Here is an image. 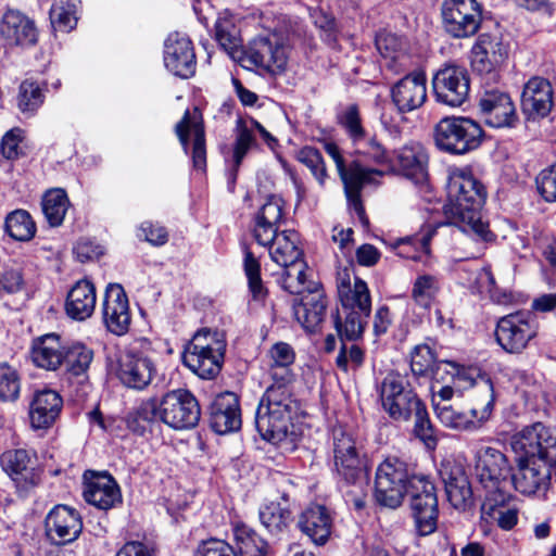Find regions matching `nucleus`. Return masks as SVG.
Returning <instances> with one entry per match:
<instances>
[{
	"label": "nucleus",
	"mask_w": 556,
	"mask_h": 556,
	"mask_svg": "<svg viewBox=\"0 0 556 556\" xmlns=\"http://www.w3.org/2000/svg\"><path fill=\"white\" fill-rule=\"evenodd\" d=\"M295 157L311 170L319 186L324 187L328 174L321 153L316 148L303 147L296 152Z\"/></svg>",
	"instance_id": "nucleus-57"
},
{
	"label": "nucleus",
	"mask_w": 556,
	"mask_h": 556,
	"mask_svg": "<svg viewBox=\"0 0 556 556\" xmlns=\"http://www.w3.org/2000/svg\"><path fill=\"white\" fill-rule=\"evenodd\" d=\"M63 407L61 395L51 389L38 390L29 404L30 425L35 429H46L54 424Z\"/></svg>",
	"instance_id": "nucleus-31"
},
{
	"label": "nucleus",
	"mask_w": 556,
	"mask_h": 556,
	"mask_svg": "<svg viewBox=\"0 0 556 556\" xmlns=\"http://www.w3.org/2000/svg\"><path fill=\"white\" fill-rule=\"evenodd\" d=\"M43 103V93L40 87L29 80L21 84L17 94V106L23 113H34Z\"/></svg>",
	"instance_id": "nucleus-61"
},
{
	"label": "nucleus",
	"mask_w": 556,
	"mask_h": 556,
	"mask_svg": "<svg viewBox=\"0 0 556 556\" xmlns=\"http://www.w3.org/2000/svg\"><path fill=\"white\" fill-rule=\"evenodd\" d=\"M0 463L15 485L22 490L36 485L40 480V473L35 468V460L26 450L4 452L0 457Z\"/></svg>",
	"instance_id": "nucleus-29"
},
{
	"label": "nucleus",
	"mask_w": 556,
	"mask_h": 556,
	"mask_svg": "<svg viewBox=\"0 0 556 556\" xmlns=\"http://www.w3.org/2000/svg\"><path fill=\"white\" fill-rule=\"evenodd\" d=\"M365 362V351L357 344H346L342 341L339 354L336 358L338 368L348 372L350 370H357Z\"/></svg>",
	"instance_id": "nucleus-62"
},
{
	"label": "nucleus",
	"mask_w": 556,
	"mask_h": 556,
	"mask_svg": "<svg viewBox=\"0 0 556 556\" xmlns=\"http://www.w3.org/2000/svg\"><path fill=\"white\" fill-rule=\"evenodd\" d=\"M299 236L294 231L283 230L277 232L270 240L268 248L270 258L283 267L302 260V250L299 248Z\"/></svg>",
	"instance_id": "nucleus-41"
},
{
	"label": "nucleus",
	"mask_w": 556,
	"mask_h": 556,
	"mask_svg": "<svg viewBox=\"0 0 556 556\" xmlns=\"http://www.w3.org/2000/svg\"><path fill=\"white\" fill-rule=\"evenodd\" d=\"M285 222V201L269 195L254 217L253 237L260 245H268Z\"/></svg>",
	"instance_id": "nucleus-24"
},
{
	"label": "nucleus",
	"mask_w": 556,
	"mask_h": 556,
	"mask_svg": "<svg viewBox=\"0 0 556 556\" xmlns=\"http://www.w3.org/2000/svg\"><path fill=\"white\" fill-rule=\"evenodd\" d=\"M65 350L63 365L66 366V370L74 376L86 374L92 363L93 351L83 343H73L65 346Z\"/></svg>",
	"instance_id": "nucleus-54"
},
{
	"label": "nucleus",
	"mask_w": 556,
	"mask_h": 556,
	"mask_svg": "<svg viewBox=\"0 0 556 556\" xmlns=\"http://www.w3.org/2000/svg\"><path fill=\"white\" fill-rule=\"evenodd\" d=\"M233 542L236 556H267V542L244 523L233 527Z\"/></svg>",
	"instance_id": "nucleus-44"
},
{
	"label": "nucleus",
	"mask_w": 556,
	"mask_h": 556,
	"mask_svg": "<svg viewBox=\"0 0 556 556\" xmlns=\"http://www.w3.org/2000/svg\"><path fill=\"white\" fill-rule=\"evenodd\" d=\"M508 56V46L502 38L482 34L471 50V65L480 74H490Z\"/></svg>",
	"instance_id": "nucleus-27"
},
{
	"label": "nucleus",
	"mask_w": 556,
	"mask_h": 556,
	"mask_svg": "<svg viewBox=\"0 0 556 556\" xmlns=\"http://www.w3.org/2000/svg\"><path fill=\"white\" fill-rule=\"evenodd\" d=\"M441 476L451 505L458 510H467L473 505V494L468 477L460 467L444 469Z\"/></svg>",
	"instance_id": "nucleus-39"
},
{
	"label": "nucleus",
	"mask_w": 556,
	"mask_h": 556,
	"mask_svg": "<svg viewBox=\"0 0 556 556\" xmlns=\"http://www.w3.org/2000/svg\"><path fill=\"white\" fill-rule=\"evenodd\" d=\"M103 321L114 334H125L130 326V313L127 295L118 283L106 287L102 303Z\"/></svg>",
	"instance_id": "nucleus-22"
},
{
	"label": "nucleus",
	"mask_w": 556,
	"mask_h": 556,
	"mask_svg": "<svg viewBox=\"0 0 556 556\" xmlns=\"http://www.w3.org/2000/svg\"><path fill=\"white\" fill-rule=\"evenodd\" d=\"M521 108L529 118L545 117L553 108L551 83L539 76L530 78L523 87Z\"/></svg>",
	"instance_id": "nucleus-30"
},
{
	"label": "nucleus",
	"mask_w": 556,
	"mask_h": 556,
	"mask_svg": "<svg viewBox=\"0 0 556 556\" xmlns=\"http://www.w3.org/2000/svg\"><path fill=\"white\" fill-rule=\"evenodd\" d=\"M48 539L55 545H64L75 541L83 530L80 514L67 505H56L45 519Z\"/></svg>",
	"instance_id": "nucleus-18"
},
{
	"label": "nucleus",
	"mask_w": 556,
	"mask_h": 556,
	"mask_svg": "<svg viewBox=\"0 0 556 556\" xmlns=\"http://www.w3.org/2000/svg\"><path fill=\"white\" fill-rule=\"evenodd\" d=\"M441 290V282L438 276L430 274L418 275L412 287V299L414 303L425 309H429Z\"/></svg>",
	"instance_id": "nucleus-50"
},
{
	"label": "nucleus",
	"mask_w": 556,
	"mask_h": 556,
	"mask_svg": "<svg viewBox=\"0 0 556 556\" xmlns=\"http://www.w3.org/2000/svg\"><path fill=\"white\" fill-rule=\"evenodd\" d=\"M484 137L481 125L466 116H446L433 129L435 147L452 155H464L477 150Z\"/></svg>",
	"instance_id": "nucleus-5"
},
{
	"label": "nucleus",
	"mask_w": 556,
	"mask_h": 556,
	"mask_svg": "<svg viewBox=\"0 0 556 556\" xmlns=\"http://www.w3.org/2000/svg\"><path fill=\"white\" fill-rule=\"evenodd\" d=\"M5 230L17 241H28L36 232V225L28 212L17 210L8 215Z\"/></svg>",
	"instance_id": "nucleus-55"
},
{
	"label": "nucleus",
	"mask_w": 556,
	"mask_h": 556,
	"mask_svg": "<svg viewBox=\"0 0 556 556\" xmlns=\"http://www.w3.org/2000/svg\"><path fill=\"white\" fill-rule=\"evenodd\" d=\"M344 319L339 313L332 315L333 325L341 341H353L362 337L367 318L359 311L343 309Z\"/></svg>",
	"instance_id": "nucleus-51"
},
{
	"label": "nucleus",
	"mask_w": 556,
	"mask_h": 556,
	"mask_svg": "<svg viewBox=\"0 0 556 556\" xmlns=\"http://www.w3.org/2000/svg\"><path fill=\"white\" fill-rule=\"evenodd\" d=\"M157 420H160V402L155 397H150L140 402L128 413L126 425L134 433L143 435L152 430Z\"/></svg>",
	"instance_id": "nucleus-43"
},
{
	"label": "nucleus",
	"mask_w": 556,
	"mask_h": 556,
	"mask_svg": "<svg viewBox=\"0 0 556 556\" xmlns=\"http://www.w3.org/2000/svg\"><path fill=\"white\" fill-rule=\"evenodd\" d=\"M84 497L87 503L99 509L108 510L121 503L122 495L119 488L112 476L108 473L93 475L86 482Z\"/></svg>",
	"instance_id": "nucleus-36"
},
{
	"label": "nucleus",
	"mask_w": 556,
	"mask_h": 556,
	"mask_svg": "<svg viewBox=\"0 0 556 556\" xmlns=\"http://www.w3.org/2000/svg\"><path fill=\"white\" fill-rule=\"evenodd\" d=\"M268 358V374L271 381L291 383L293 380L291 366L295 359L293 348L286 342H277L269 349Z\"/></svg>",
	"instance_id": "nucleus-42"
},
{
	"label": "nucleus",
	"mask_w": 556,
	"mask_h": 556,
	"mask_svg": "<svg viewBox=\"0 0 556 556\" xmlns=\"http://www.w3.org/2000/svg\"><path fill=\"white\" fill-rule=\"evenodd\" d=\"M325 151L336 164L350 208L356 213L361 222L365 223V210L361 199L362 190L364 186L375 184L376 176H382L384 172L365 167L357 160L346 164L339 147L333 142L325 143Z\"/></svg>",
	"instance_id": "nucleus-6"
},
{
	"label": "nucleus",
	"mask_w": 556,
	"mask_h": 556,
	"mask_svg": "<svg viewBox=\"0 0 556 556\" xmlns=\"http://www.w3.org/2000/svg\"><path fill=\"white\" fill-rule=\"evenodd\" d=\"M536 459L523 460L518 457V466L511 473V483L516 491L525 495H532L545 491L549 481V464Z\"/></svg>",
	"instance_id": "nucleus-26"
},
{
	"label": "nucleus",
	"mask_w": 556,
	"mask_h": 556,
	"mask_svg": "<svg viewBox=\"0 0 556 556\" xmlns=\"http://www.w3.org/2000/svg\"><path fill=\"white\" fill-rule=\"evenodd\" d=\"M215 39L227 52L232 53L241 43L239 31L231 18L218 17L215 23Z\"/></svg>",
	"instance_id": "nucleus-60"
},
{
	"label": "nucleus",
	"mask_w": 556,
	"mask_h": 556,
	"mask_svg": "<svg viewBox=\"0 0 556 556\" xmlns=\"http://www.w3.org/2000/svg\"><path fill=\"white\" fill-rule=\"evenodd\" d=\"M242 61L264 72L279 74L287 65V48L275 34L260 36L245 48Z\"/></svg>",
	"instance_id": "nucleus-15"
},
{
	"label": "nucleus",
	"mask_w": 556,
	"mask_h": 556,
	"mask_svg": "<svg viewBox=\"0 0 556 556\" xmlns=\"http://www.w3.org/2000/svg\"><path fill=\"white\" fill-rule=\"evenodd\" d=\"M254 142V137L248 128H242L236 139L235 148H233V155H232V166L229 172V182L235 184L237 179V173L239 170V167L247 155L248 151L250 150L251 146Z\"/></svg>",
	"instance_id": "nucleus-63"
},
{
	"label": "nucleus",
	"mask_w": 556,
	"mask_h": 556,
	"mask_svg": "<svg viewBox=\"0 0 556 556\" xmlns=\"http://www.w3.org/2000/svg\"><path fill=\"white\" fill-rule=\"evenodd\" d=\"M21 390L20 377L16 370L7 365H0V399L2 401H14L18 397Z\"/></svg>",
	"instance_id": "nucleus-64"
},
{
	"label": "nucleus",
	"mask_w": 556,
	"mask_h": 556,
	"mask_svg": "<svg viewBox=\"0 0 556 556\" xmlns=\"http://www.w3.org/2000/svg\"><path fill=\"white\" fill-rule=\"evenodd\" d=\"M298 525L312 542L324 545L331 534L332 517L325 506L311 505L301 514Z\"/></svg>",
	"instance_id": "nucleus-37"
},
{
	"label": "nucleus",
	"mask_w": 556,
	"mask_h": 556,
	"mask_svg": "<svg viewBox=\"0 0 556 556\" xmlns=\"http://www.w3.org/2000/svg\"><path fill=\"white\" fill-rule=\"evenodd\" d=\"M327 308V299L323 288L303 294L293 305V313L301 326L309 332L323 323Z\"/></svg>",
	"instance_id": "nucleus-35"
},
{
	"label": "nucleus",
	"mask_w": 556,
	"mask_h": 556,
	"mask_svg": "<svg viewBox=\"0 0 556 556\" xmlns=\"http://www.w3.org/2000/svg\"><path fill=\"white\" fill-rule=\"evenodd\" d=\"M2 38L11 46H31L37 41V29L31 20L15 10H8L0 24Z\"/></svg>",
	"instance_id": "nucleus-34"
},
{
	"label": "nucleus",
	"mask_w": 556,
	"mask_h": 556,
	"mask_svg": "<svg viewBox=\"0 0 556 556\" xmlns=\"http://www.w3.org/2000/svg\"><path fill=\"white\" fill-rule=\"evenodd\" d=\"M153 362L135 352H124L117 358L115 374L119 381L129 389L143 390L155 375Z\"/></svg>",
	"instance_id": "nucleus-21"
},
{
	"label": "nucleus",
	"mask_w": 556,
	"mask_h": 556,
	"mask_svg": "<svg viewBox=\"0 0 556 556\" xmlns=\"http://www.w3.org/2000/svg\"><path fill=\"white\" fill-rule=\"evenodd\" d=\"M434 97L438 102L448 106H460L470 90L469 75L466 68L446 64L432 78Z\"/></svg>",
	"instance_id": "nucleus-17"
},
{
	"label": "nucleus",
	"mask_w": 556,
	"mask_h": 556,
	"mask_svg": "<svg viewBox=\"0 0 556 556\" xmlns=\"http://www.w3.org/2000/svg\"><path fill=\"white\" fill-rule=\"evenodd\" d=\"M437 231V227L427 225L420 235L401 238L394 249L400 257L419 261L421 253L430 254V241Z\"/></svg>",
	"instance_id": "nucleus-46"
},
{
	"label": "nucleus",
	"mask_w": 556,
	"mask_h": 556,
	"mask_svg": "<svg viewBox=\"0 0 556 556\" xmlns=\"http://www.w3.org/2000/svg\"><path fill=\"white\" fill-rule=\"evenodd\" d=\"M412 473L397 457H388L376 470L375 498L381 506L397 508L403 503Z\"/></svg>",
	"instance_id": "nucleus-9"
},
{
	"label": "nucleus",
	"mask_w": 556,
	"mask_h": 556,
	"mask_svg": "<svg viewBox=\"0 0 556 556\" xmlns=\"http://www.w3.org/2000/svg\"><path fill=\"white\" fill-rule=\"evenodd\" d=\"M65 356V345L55 333L36 338L31 343L30 358L39 368L54 371L63 365Z\"/></svg>",
	"instance_id": "nucleus-33"
},
{
	"label": "nucleus",
	"mask_w": 556,
	"mask_h": 556,
	"mask_svg": "<svg viewBox=\"0 0 556 556\" xmlns=\"http://www.w3.org/2000/svg\"><path fill=\"white\" fill-rule=\"evenodd\" d=\"M413 416L415 417L413 429L415 437L422 441L428 448H434L437 446L438 439L434 427L430 421L427 406L424 402L413 413Z\"/></svg>",
	"instance_id": "nucleus-58"
},
{
	"label": "nucleus",
	"mask_w": 556,
	"mask_h": 556,
	"mask_svg": "<svg viewBox=\"0 0 556 556\" xmlns=\"http://www.w3.org/2000/svg\"><path fill=\"white\" fill-rule=\"evenodd\" d=\"M409 506L417 532L420 535L433 533L438 527L439 516L437 493L415 496L409 501Z\"/></svg>",
	"instance_id": "nucleus-40"
},
{
	"label": "nucleus",
	"mask_w": 556,
	"mask_h": 556,
	"mask_svg": "<svg viewBox=\"0 0 556 556\" xmlns=\"http://www.w3.org/2000/svg\"><path fill=\"white\" fill-rule=\"evenodd\" d=\"M470 397L472 402L470 415L475 417L481 427L489 420L494 407L495 394L491 378H481L478 380V387L472 389Z\"/></svg>",
	"instance_id": "nucleus-45"
},
{
	"label": "nucleus",
	"mask_w": 556,
	"mask_h": 556,
	"mask_svg": "<svg viewBox=\"0 0 556 556\" xmlns=\"http://www.w3.org/2000/svg\"><path fill=\"white\" fill-rule=\"evenodd\" d=\"M241 409L238 396L232 392L218 394L210 406V425L218 434L241 428Z\"/></svg>",
	"instance_id": "nucleus-28"
},
{
	"label": "nucleus",
	"mask_w": 556,
	"mask_h": 556,
	"mask_svg": "<svg viewBox=\"0 0 556 556\" xmlns=\"http://www.w3.org/2000/svg\"><path fill=\"white\" fill-rule=\"evenodd\" d=\"M296 408L291 383L271 381L260 400L255 415V425L261 437L274 444L285 440Z\"/></svg>",
	"instance_id": "nucleus-3"
},
{
	"label": "nucleus",
	"mask_w": 556,
	"mask_h": 556,
	"mask_svg": "<svg viewBox=\"0 0 556 556\" xmlns=\"http://www.w3.org/2000/svg\"><path fill=\"white\" fill-rule=\"evenodd\" d=\"M392 100L402 113L415 111L427 100V78L421 72L407 74L391 89Z\"/></svg>",
	"instance_id": "nucleus-25"
},
{
	"label": "nucleus",
	"mask_w": 556,
	"mask_h": 556,
	"mask_svg": "<svg viewBox=\"0 0 556 556\" xmlns=\"http://www.w3.org/2000/svg\"><path fill=\"white\" fill-rule=\"evenodd\" d=\"M338 295L343 309L359 311L365 317H369L371 311V296L367 283L359 277L351 283L350 275L340 274L337 282Z\"/></svg>",
	"instance_id": "nucleus-32"
},
{
	"label": "nucleus",
	"mask_w": 556,
	"mask_h": 556,
	"mask_svg": "<svg viewBox=\"0 0 556 556\" xmlns=\"http://www.w3.org/2000/svg\"><path fill=\"white\" fill-rule=\"evenodd\" d=\"M325 151L336 164L350 208L356 213L361 222L365 223V210L361 199L362 190L364 186L375 184L376 176H382L384 172L365 167L357 160L346 164L339 147L333 142L325 143Z\"/></svg>",
	"instance_id": "nucleus-7"
},
{
	"label": "nucleus",
	"mask_w": 556,
	"mask_h": 556,
	"mask_svg": "<svg viewBox=\"0 0 556 556\" xmlns=\"http://www.w3.org/2000/svg\"><path fill=\"white\" fill-rule=\"evenodd\" d=\"M96 288L87 279L78 280L68 291L65 301L66 315L74 320H86L96 307Z\"/></svg>",
	"instance_id": "nucleus-38"
},
{
	"label": "nucleus",
	"mask_w": 556,
	"mask_h": 556,
	"mask_svg": "<svg viewBox=\"0 0 556 556\" xmlns=\"http://www.w3.org/2000/svg\"><path fill=\"white\" fill-rule=\"evenodd\" d=\"M160 402V420L175 430L194 428L201 417L195 396L186 389L167 392Z\"/></svg>",
	"instance_id": "nucleus-12"
},
{
	"label": "nucleus",
	"mask_w": 556,
	"mask_h": 556,
	"mask_svg": "<svg viewBox=\"0 0 556 556\" xmlns=\"http://www.w3.org/2000/svg\"><path fill=\"white\" fill-rule=\"evenodd\" d=\"M444 362H437L435 355L430 346L417 345L410 354V370L417 379L438 380Z\"/></svg>",
	"instance_id": "nucleus-47"
},
{
	"label": "nucleus",
	"mask_w": 556,
	"mask_h": 556,
	"mask_svg": "<svg viewBox=\"0 0 556 556\" xmlns=\"http://www.w3.org/2000/svg\"><path fill=\"white\" fill-rule=\"evenodd\" d=\"M481 516L502 530H511L518 522L519 507L517 500L509 492L503 490L491 494H481Z\"/></svg>",
	"instance_id": "nucleus-20"
},
{
	"label": "nucleus",
	"mask_w": 556,
	"mask_h": 556,
	"mask_svg": "<svg viewBox=\"0 0 556 556\" xmlns=\"http://www.w3.org/2000/svg\"><path fill=\"white\" fill-rule=\"evenodd\" d=\"M164 64L175 76L189 78L194 75L197 59L192 41L180 33H172L164 42Z\"/></svg>",
	"instance_id": "nucleus-19"
},
{
	"label": "nucleus",
	"mask_w": 556,
	"mask_h": 556,
	"mask_svg": "<svg viewBox=\"0 0 556 556\" xmlns=\"http://www.w3.org/2000/svg\"><path fill=\"white\" fill-rule=\"evenodd\" d=\"M445 31L454 38H468L477 34L482 11L476 0H444L441 8Z\"/></svg>",
	"instance_id": "nucleus-13"
},
{
	"label": "nucleus",
	"mask_w": 556,
	"mask_h": 556,
	"mask_svg": "<svg viewBox=\"0 0 556 556\" xmlns=\"http://www.w3.org/2000/svg\"><path fill=\"white\" fill-rule=\"evenodd\" d=\"M513 451L523 460L556 464V433L542 422L525 427L510 441Z\"/></svg>",
	"instance_id": "nucleus-11"
},
{
	"label": "nucleus",
	"mask_w": 556,
	"mask_h": 556,
	"mask_svg": "<svg viewBox=\"0 0 556 556\" xmlns=\"http://www.w3.org/2000/svg\"><path fill=\"white\" fill-rule=\"evenodd\" d=\"M285 274L282 277L283 288L293 294H306L313 292L317 288H321L318 282L308 281L306 275V264L303 260L291 264L290 266H283Z\"/></svg>",
	"instance_id": "nucleus-49"
},
{
	"label": "nucleus",
	"mask_w": 556,
	"mask_h": 556,
	"mask_svg": "<svg viewBox=\"0 0 556 556\" xmlns=\"http://www.w3.org/2000/svg\"><path fill=\"white\" fill-rule=\"evenodd\" d=\"M226 346L224 332L202 328L185 345L182 363L201 379H214L222 370Z\"/></svg>",
	"instance_id": "nucleus-4"
},
{
	"label": "nucleus",
	"mask_w": 556,
	"mask_h": 556,
	"mask_svg": "<svg viewBox=\"0 0 556 556\" xmlns=\"http://www.w3.org/2000/svg\"><path fill=\"white\" fill-rule=\"evenodd\" d=\"M479 108L486 125L493 128L513 127L518 121L510 97L500 90L485 91Z\"/></svg>",
	"instance_id": "nucleus-23"
},
{
	"label": "nucleus",
	"mask_w": 556,
	"mask_h": 556,
	"mask_svg": "<svg viewBox=\"0 0 556 556\" xmlns=\"http://www.w3.org/2000/svg\"><path fill=\"white\" fill-rule=\"evenodd\" d=\"M332 435L333 458L338 473L348 483L364 484L365 466L354 438L342 427H336Z\"/></svg>",
	"instance_id": "nucleus-16"
},
{
	"label": "nucleus",
	"mask_w": 556,
	"mask_h": 556,
	"mask_svg": "<svg viewBox=\"0 0 556 556\" xmlns=\"http://www.w3.org/2000/svg\"><path fill=\"white\" fill-rule=\"evenodd\" d=\"M340 124L352 141L355 155L390 172L399 173L415 184L426 181L428 154L419 142L403 146L394 152L393 160L376 137L369 136L364 129L357 105L351 104L342 112Z\"/></svg>",
	"instance_id": "nucleus-1"
},
{
	"label": "nucleus",
	"mask_w": 556,
	"mask_h": 556,
	"mask_svg": "<svg viewBox=\"0 0 556 556\" xmlns=\"http://www.w3.org/2000/svg\"><path fill=\"white\" fill-rule=\"evenodd\" d=\"M260 520L270 533H279L291 520V513L279 503L271 502L260 509Z\"/></svg>",
	"instance_id": "nucleus-56"
},
{
	"label": "nucleus",
	"mask_w": 556,
	"mask_h": 556,
	"mask_svg": "<svg viewBox=\"0 0 556 556\" xmlns=\"http://www.w3.org/2000/svg\"><path fill=\"white\" fill-rule=\"evenodd\" d=\"M538 328L531 315L517 312L501 317L495 329L498 345L507 353H521L536 337Z\"/></svg>",
	"instance_id": "nucleus-14"
},
{
	"label": "nucleus",
	"mask_w": 556,
	"mask_h": 556,
	"mask_svg": "<svg viewBox=\"0 0 556 556\" xmlns=\"http://www.w3.org/2000/svg\"><path fill=\"white\" fill-rule=\"evenodd\" d=\"M434 413L438 420L446 428L458 431H473L480 428L470 412L457 410L448 403L434 402Z\"/></svg>",
	"instance_id": "nucleus-48"
},
{
	"label": "nucleus",
	"mask_w": 556,
	"mask_h": 556,
	"mask_svg": "<svg viewBox=\"0 0 556 556\" xmlns=\"http://www.w3.org/2000/svg\"><path fill=\"white\" fill-rule=\"evenodd\" d=\"M78 0H54L50 9V21L54 29L70 31L77 24Z\"/></svg>",
	"instance_id": "nucleus-52"
},
{
	"label": "nucleus",
	"mask_w": 556,
	"mask_h": 556,
	"mask_svg": "<svg viewBox=\"0 0 556 556\" xmlns=\"http://www.w3.org/2000/svg\"><path fill=\"white\" fill-rule=\"evenodd\" d=\"M70 201L63 189H52L46 192L42 199V212L48 223L60 226L65 217Z\"/></svg>",
	"instance_id": "nucleus-53"
},
{
	"label": "nucleus",
	"mask_w": 556,
	"mask_h": 556,
	"mask_svg": "<svg viewBox=\"0 0 556 556\" xmlns=\"http://www.w3.org/2000/svg\"><path fill=\"white\" fill-rule=\"evenodd\" d=\"M243 267L253 298L255 300L263 299L266 291L261 278V264L249 248L244 249Z\"/></svg>",
	"instance_id": "nucleus-59"
},
{
	"label": "nucleus",
	"mask_w": 556,
	"mask_h": 556,
	"mask_svg": "<svg viewBox=\"0 0 556 556\" xmlns=\"http://www.w3.org/2000/svg\"><path fill=\"white\" fill-rule=\"evenodd\" d=\"M378 393L383 412L396 422L409 421L413 413L422 404L406 377L397 371H390L383 377Z\"/></svg>",
	"instance_id": "nucleus-8"
},
{
	"label": "nucleus",
	"mask_w": 556,
	"mask_h": 556,
	"mask_svg": "<svg viewBox=\"0 0 556 556\" xmlns=\"http://www.w3.org/2000/svg\"><path fill=\"white\" fill-rule=\"evenodd\" d=\"M511 467L506 455L492 446H481L475 453V475L482 494L508 490Z\"/></svg>",
	"instance_id": "nucleus-10"
},
{
	"label": "nucleus",
	"mask_w": 556,
	"mask_h": 556,
	"mask_svg": "<svg viewBox=\"0 0 556 556\" xmlns=\"http://www.w3.org/2000/svg\"><path fill=\"white\" fill-rule=\"evenodd\" d=\"M486 199V190L470 168H453L448 175L447 203L445 216L450 224L467 233L476 242L489 243L495 240L489 223L483 220L481 208Z\"/></svg>",
	"instance_id": "nucleus-2"
}]
</instances>
